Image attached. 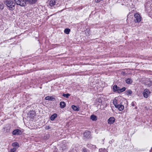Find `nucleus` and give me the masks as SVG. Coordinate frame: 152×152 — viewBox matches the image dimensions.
Listing matches in <instances>:
<instances>
[{
  "mask_svg": "<svg viewBox=\"0 0 152 152\" xmlns=\"http://www.w3.org/2000/svg\"><path fill=\"white\" fill-rule=\"evenodd\" d=\"M150 93V92L148 89H145L144 90L143 93L144 97L146 98H148Z\"/></svg>",
  "mask_w": 152,
  "mask_h": 152,
  "instance_id": "39448f33",
  "label": "nucleus"
},
{
  "mask_svg": "<svg viewBox=\"0 0 152 152\" xmlns=\"http://www.w3.org/2000/svg\"><path fill=\"white\" fill-rule=\"evenodd\" d=\"M57 115L56 113H54L51 115L50 117V119L51 121L54 120L57 117Z\"/></svg>",
  "mask_w": 152,
  "mask_h": 152,
  "instance_id": "9b49d317",
  "label": "nucleus"
},
{
  "mask_svg": "<svg viewBox=\"0 0 152 152\" xmlns=\"http://www.w3.org/2000/svg\"><path fill=\"white\" fill-rule=\"evenodd\" d=\"M45 99L46 100L53 101L55 99V98H53L52 96H47L45 97Z\"/></svg>",
  "mask_w": 152,
  "mask_h": 152,
  "instance_id": "f8f14e48",
  "label": "nucleus"
},
{
  "mask_svg": "<svg viewBox=\"0 0 152 152\" xmlns=\"http://www.w3.org/2000/svg\"><path fill=\"white\" fill-rule=\"evenodd\" d=\"M126 94L127 95H130L132 93V91H131V90H129L128 91H126Z\"/></svg>",
  "mask_w": 152,
  "mask_h": 152,
  "instance_id": "5701e85b",
  "label": "nucleus"
},
{
  "mask_svg": "<svg viewBox=\"0 0 152 152\" xmlns=\"http://www.w3.org/2000/svg\"><path fill=\"white\" fill-rule=\"evenodd\" d=\"M113 103L115 107H116L118 105H117V101L116 100H114L113 102Z\"/></svg>",
  "mask_w": 152,
  "mask_h": 152,
  "instance_id": "393cba45",
  "label": "nucleus"
},
{
  "mask_svg": "<svg viewBox=\"0 0 152 152\" xmlns=\"http://www.w3.org/2000/svg\"><path fill=\"white\" fill-rule=\"evenodd\" d=\"M50 5L51 6H53L56 4V0H51L49 3Z\"/></svg>",
  "mask_w": 152,
  "mask_h": 152,
  "instance_id": "4468645a",
  "label": "nucleus"
},
{
  "mask_svg": "<svg viewBox=\"0 0 152 152\" xmlns=\"http://www.w3.org/2000/svg\"><path fill=\"white\" fill-rule=\"evenodd\" d=\"M40 88H42V87H40Z\"/></svg>",
  "mask_w": 152,
  "mask_h": 152,
  "instance_id": "c756f323",
  "label": "nucleus"
},
{
  "mask_svg": "<svg viewBox=\"0 0 152 152\" xmlns=\"http://www.w3.org/2000/svg\"><path fill=\"white\" fill-rule=\"evenodd\" d=\"M103 0H95V1L96 3H98L100 2L101 1Z\"/></svg>",
  "mask_w": 152,
  "mask_h": 152,
  "instance_id": "a878e982",
  "label": "nucleus"
},
{
  "mask_svg": "<svg viewBox=\"0 0 152 152\" xmlns=\"http://www.w3.org/2000/svg\"><path fill=\"white\" fill-rule=\"evenodd\" d=\"M70 95L69 94H63L62 95V96L66 97V98H68L69 96H70Z\"/></svg>",
  "mask_w": 152,
  "mask_h": 152,
  "instance_id": "412c9836",
  "label": "nucleus"
},
{
  "mask_svg": "<svg viewBox=\"0 0 152 152\" xmlns=\"http://www.w3.org/2000/svg\"><path fill=\"white\" fill-rule=\"evenodd\" d=\"M12 134L13 135H21L22 134V132L20 130L16 129L12 132Z\"/></svg>",
  "mask_w": 152,
  "mask_h": 152,
  "instance_id": "423d86ee",
  "label": "nucleus"
},
{
  "mask_svg": "<svg viewBox=\"0 0 152 152\" xmlns=\"http://www.w3.org/2000/svg\"><path fill=\"white\" fill-rule=\"evenodd\" d=\"M28 116L29 117V118H32L34 117L35 115L34 112L30 111L28 113Z\"/></svg>",
  "mask_w": 152,
  "mask_h": 152,
  "instance_id": "9d476101",
  "label": "nucleus"
},
{
  "mask_svg": "<svg viewBox=\"0 0 152 152\" xmlns=\"http://www.w3.org/2000/svg\"><path fill=\"white\" fill-rule=\"evenodd\" d=\"M50 129L49 126H48L47 129Z\"/></svg>",
  "mask_w": 152,
  "mask_h": 152,
  "instance_id": "c85d7f7f",
  "label": "nucleus"
},
{
  "mask_svg": "<svg viewBox=\"0 0 152 152\" xmlns=\"http://www.w3.org/2000/svg\"><path fill=\"white\" fill-rule=\"evenodd\" d=\"M4 3L9 10H13L14 9L15 3L12 0H4Z\"/></svg>",
  "mask_w": 152,
  "mask_h": 152,
  "instance_id": "f03ea898",
  "label": "nucleus"
},
{
  "mask_svg": "<svg viewBox=\"0 0 152 152\" xmlns=\"http://www.w3.org/2000/svg\"><path fill=\"white\" fill-rule=\"evenodd\" d=\"M18 5L20 6H24L26 4L27 2L30 4H34L35 3L37 0H14Z\"/></svg>",
  "mask_w": 152,
  "mask_h": 152,
  "instance_id": "f257e3e1",
  "label": "nucleus"
},
{
  "mask_svg": "<svg viewBox=\"0 0 152 152\" xmlns=\"http://www.w3.org/2000/svg\"><path fill=\"white\" fill-rule=\"evenodd\" d=\"M84 135L86 137L89 138L91 136L90 132L89 131L86 132L84 133Z\"/></svg>",
  "mask_w": 152,
  "mask_h": 152,
  "instance_id": "6e6552de",
  "label": "nucleus"
},
{
  "mask_svg": "<svg viewBox=\"0 0 152 152\" xmlns=\"http://www.w3.org/2000/svg\"><path fill=\"white\" fill-rule=\"evenodd\" d=\"M66 103L64 102H60V105L61 108H63L66 106Z\"/></svg>",
  "mask_w": 152,
  "mask_h": 152,
  "instance_id": "ddd939ff",
  "label": "nucleus"
},
{
  "mask_svg": "<svg viewBox=\"0 0 152 152\" xmlns=\"http://www.w3.org/2000/svg\"><path fill=\"white\" fill-rule=\"evenodd\" d=\"M82 152H90V151L88 149L84 148L82 149Z\"/></svg>",
  "mask_w": 152,
  "mask_h": 152,
  "instance_id": "4be33fe9",
  "label": "nucleus"
},
{
  "mask_svg": "<svg viewBox=\"0 0 152 152\" xmlns=\"http://www.w3.org/2000/svg\"><path fill=\"white\" fill-rule=\"evenodd\" d=\"M115 119L113 117H110L108 120V123L110 124H113L115 122Z\"/></svg>",
  "mask_w": 152,
  "mask_h": 152,
  "instance_id": "0eeeda50",
  "label": "nucleus"
},
{
  "mask_svg": "<svg viewBox=\"0 0 152 152\" xmlns=\"http://www.w3.org/2000/svg\"><path fill=\"white\" fill-rule=\"evenodd\" d=\"M16 148H14L11 149L10 152H16Z\"/></svg>",
  "mask_w": 152,
  "mask_h": 152,
  "instance_id": "b1692460",
  "label": "nucleus"
},
{
  "mask_svg": "<svg viewBox=\"0 0 152 152\" xmlns=\"http://www.w3.org/2000/svg\"><path fill=\"white\" fill-rule=\"evenodd\" d=\"M10 126H8L6 129V128H4V131L7 132H10Z\"/></svg>",
  "mask_w": 152,
  "mask_h": 152,
  "instance_id": "a211bd4d",
  "label": "nucleus"
},
{
  "mask_svg": "<svg viewBox=\"0 0 152 152\" xmlns=\"http://www.w3.org/2000/svg\"><path fill=\"white\" fill-rule=\"evenodd\" d=\"M126 82L127 83L129 84H131L132 82V80L130 78L127 79L126 80Z\"/></svg>",
  "mask_w": 152,
  "mask_h": 152,
  "instance_id": "f3484780",
  "label": "nucleus"
},
{
  "mask_svg": "<svg viewBox=\"0 0 152 152\" xmlns=\"http://www.w3.org/2000/svg\"><path fill=\"white\" fill-rule=\"evenodd\" d=\"M72 109L74 110L78 111L79 110V108L77 107L74 105H72Z\"/></svg>",
  "mask_w": 152,
  "mask_h": 152,
  "instance_id": "2eb2a0df",
  "label": "nucleus"
},
{
  "mask_svg": "<svg viewBox=\"0 0 152 152\" xmlns=\"http://www.w3.org/2000/svg\"><path fill=\"white\" fill-rule=\"evenodd\" d=\"M12 146L14 147H15V146H17L18 147H19V144L17 142H15L14 143H13L12 144Z\"/></svg>",
  "mask_w": 152,
  "mask_h": 152,
  "instance_id": "aec40b11",
  "label": "nucleus"
},
{
  "mask_svg": "<svg viewBox=\"0 0 152 152\" xmlns=\"http://www.w3.org/2000/svg\"><path fill=\"white\" fill-rule=\"evenodd\" d=\"M147 85L151 86L152 85V82H150L148 84H146Z\"/></svg>",
  "mask_w": 152,
  "mask_h": 152,
  "instance_id": "bb28decb",
  "label": "nucleus"
},
{
  "mask_svg": "<svg viewBox=\"0 0 152 152\" xmlns=\"http://www.w3.org/2000/svg\"><path fill=\"white\" fill-rule=\"evenodd\" d=\"M113 89L114 92L117 91L118 93H120L125 91L126 90V88L123 87L121 88H120L118 86H113Z\"/></svg>",
  "mask_w": 152,
  "mask_h": 152,
  "instance_id": "20e7f679",
  "label": "nucleus"
},
{
  "mask_svg": "<svg viewBox=\"0 0 152 152\" xmlns=\"http://www.w3.org/2000/svg\"><path fill=\"white\" fill-rule=\"evenodd\" d=\"M91 119L93 121H96L97 119V118L96 116L93 115L91 116Z\"/></svg>",
  "mask_w": 152,
  "mask_h": 152,
  "instance_id": "dca6fc26",
  "label": "nucleus"
},
{
  "mask_svg": "<svg viewBox=\"0 0 152 152\" xmlns=\"http://www.w3.org/2000/svg\"><path fill=\"white\" fill-rule=\"evenodd\" d=\"M116 108H117L120 111H122L124 109V107L122 104H118Z\"/></svg>",
  "mask_w": 152,
  "mask_h": 152,
  "instance_id": "1a4fd4ad",
  "label": "nucleus"
},
{
  "mask_svg": "<svg viewBox=\"0 0 152 152\" xmlns=\"http://www.w3.org/2000/svg\"><path fill=\"white\" fill-rule=\"evenodd\" d=\"M98 99H98L96 100V101H97V102H99V103L101 102H102V100L101 99Z\"/></svg>",
  "mask_w": 152,
  "mask_h": 152,
  "instance_id": "cd10ccee",
  "label": "nucleus"
},
{
  "mask_svg": "<svg viewBox=\"0 0 152 152\" xmlns=\"http://www.w3.org/2000/svg\"><path fill=\"white\" fill-rule=\"evenodd\" d=\"M135 19L134 20L135 23H139L141 20L142 18L140 15L138 13H135L134 15Z\"/></svg>",
  "mask_w": 152,
  "mask_h": 152,
  "instance_id": "7ed1b4c3",
  "label": "nucleus"
},
{
  "mask_svg": "<svg viewBox=\"0 0 152 152\" xmlns=\"http://www.w3.org/2000/svg\"><path fill=\"white\" fill-rule=\"evenodd\" d=\"M70 31V30L69 28H66L65 29L64 31V32L66 34H68Z\"/></svg>",
  "mask_w": 152,
  "mask_h": 152,
  "instance_id": "6ab92c4d",
  "label": "nucleus"
}]
</instances>
